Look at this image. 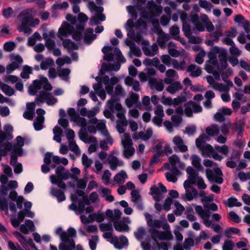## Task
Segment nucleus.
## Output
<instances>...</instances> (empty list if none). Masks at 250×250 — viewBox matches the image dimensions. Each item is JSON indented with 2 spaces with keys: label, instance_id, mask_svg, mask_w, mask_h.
<instances>
[{
  "label": "nucleus",
  "instance_id": "35",
  "mask_svg": "<svg viewBox=\"0 0 250 250\" xmlns=\"http://www.w3.org/2000/svg\"><path fill=\"white\" fill-rule=\"evenodd\" d=\"M172 237L173 236L170 231H161L159 239L163 240H170Z\"/></svg>",
  "mask_w": 250,
  "mask_h": 250
},
{
  "label": "nucleus",
  "instance_id": "27",
  "mask_svg": "<svg viewBox=\"0 0 250 250\" xmlns=\"http://www.w3.org/2000/svg\"><path fill=\"white\" fill-rule=\"evenodd\" d=\"M2 91L7 95L11 96L15 93L14 89L7 84L3 83L1 87Z\"/></svg>",
  "mask_w": 250,
  "mask_h": 250
},
{
  "label": "nucleus",
  "instance_id": "64",
  "mask_svg": "<svg viewBox=\"0 0 250 250\" xmlns=\"http://www.w3.org/2000/svg\"><path fill=\"white\" fill-rule=\"evenodd\" d=\"M169 162L171 166H176L177 164L180 163V159L177 155L173 154L169 158Z\"/></svg>",
  "mask_w": 250,
  "mask_h": 250
},
{
  "label": "nucleus",
  "instance_id": "29",
  "mask_svg": "<svg viewBox=\"0 0 250 250\" xmlns=\"http://www.w3.org/2000/svg\"><path fill=\"white\" fill-rule=\"evenodd\" d=\"M139 137H140V138L142 139L144 141H147L152 136V131L150 129H148L146 131V133L142 131L139 132Z\"/></svg>",
  "mask_w": 250,
  "mask_h": 250
},
{
  "label": "nucleus",
  "instance_id": "7",
  "mask_svg": "<svg viewBox=\"0 0 250 250\" xmlns=\"http://www.w3.org/2000/svg\"><path fill=\"white\" fill-rule=\"evenodd\" d=\"M43 77L40 80H34L33 82V85L29 87V92L30 95L34 96L37 94L38 90H40L43 85Z\"/></svg>",
  "mask_w": 250,
  "mask_h": 250
},
{
  "label": "nucleus",
  "instance_id": "56",
  "mask_svg": "<svg viewBox=\"0 0 250 250\" xmlns=\"http://www.w3.org/2000/svg\"><path fill=\"white\" fill-rule=\"evenodd\" d=\"M173 100V104L174 106L178 105L181 104L186 101L187 99L185 96H178L177 98H174Z\"/></svg>",
  "mask_w": 250,
  "mask_h": 250
},
{
  "label": "nucleus",
  "instance_id": "61",
  "mask_svg": "<svg viewBox=\"0 0 250 250\" xmlns=\"http://www.w3.org/2000/svg\"><path fill=\"white\" fill-rule=\"evenodd\" d=\"M215 148L218 151L222 153L225 155H227L229 152L228 146L226 145H223L221 146H215Z\"/></svg>",
  "mask_w": 250,
  "mask_h": 250
},
{
  "label": "nucleus",
  "instance_id": "3",
  "mask_svg": "<svg viewBox=\"0 0 250 250\" xmlns=\"http://www.w3.org/2000/svg\"><path fill=\"white\" fill-rule=\"evenodd\" d=\"M21 22V28L25 33L30 34L31 33L32 29L29 26L32 16L27 11H22L18 16Z\"/></svg>",
  "mask_w": 250,
  "mask_h": 250
},
{
  "label": "nucleus",
  "instance_id": "24",
  "mask_svg": "<svg viewBox=\"0 0 250 250\" xmlns=\"http://www.w3.org/2000/svg\"><path fill=\"white\" fill-rule=\"evenodd\" d=\"M43 37L45 40V45L48 49H52L55 46V42L54 40L48 38V35L44 33Z\"/></svg>",
  "mask_w": 250,
  "mask_h": 250
},
{
  "label": "nucleus",
  "instance_id": "39",
  "mask_svg": "<svg viewBox=\"0 0 250 250\" xmlns=\"http://www.w3.org/2000/svg\"><path fill=\"white\" fill-rule=\"evenodd\" d=\"M54 63V61L52 59L47 58L45 61H43L41 63V68L42 70H46L48 69L50 65H51Z\"/></svg>",
  "mask_w": 250,
  "mask_h": 250
},
{
  "label": "nucleus",
  "instance_id": "41",
  "mask_svg": "<svg viewBox=\"0 0 250 250\" xmlns=\"http://www.w3.org/2000/svg\"><path fill=\"white\" fill-rule=\"evenodd\" d=\"M124 148L125 149L124 150V156L125 158L128 159L134 155L135 150L134 148L132 146H130Z\"/></svg>",
  "mask_w": 250,
  "mask_h": 250
},
{
  "label": "nucleus",
  "instance_id": "9",
  "mask_svg": "<svg viewBox=\"0 0 250 250\" xmlns=\"http://www.w3.org/2000/svg\"><path fill=\"white\" fill-rule=\"evenodd\" d=\"M113 226L115 230L119 232H127L129 230L128 226L124 221L115 220L113 222Z\"/></svg>",
  "mask_w": 250,
  "mask_h": 250
},
{
  "label": "nucleus",
  "instance_id": "13",
  "mask_svg": "<svg viewBox=\"0 0 250 250\" xmlns=\"http://www.w3.org/2000/svg\"><path fill=\"white\" fill-rule=\"evenodd\" d=\"M219 58L222 70H225L227 67V53L225 50H221L219 54Z\"/></svg>",
  "mask_w": 250,
  "mask_h": 250
},
{
  "label": "nucleus",
  "instance_id": "42",
  "mask_svg": "<svg viewBox=\"0 0 250 250\" xmlns=\"http://www.w3.org/2000/svg\"><path fill=\"white\" fill-rule=\"evenodd\" d=\"M14 14L13 9L11 7H8L7 8H3L2 11V16L4 18L8 19L11 17Z\"/></svg>",
  "mask_w": 250,
  "mask_h": 250
},
{
  "label": "nucleus",
  "instance_id": "11",
  "mask_svg": "<svg viewBox=\"0 0 250 250\" xmlns=\"http://www.w3.org/2000/svg\"><path fill=\"white\" fill-rule=\"evenodd\" d=\"M173 142L177 146L180 151L185 152L188 150L187 146L183 144V141L180 136H175L173 139Z\"/></svg>",
  "mask_w": 250,
  "mask_h": 250
},
{
  "label": "nucleus",
  "instance_id": "43",
  "mask_svg": "<svg viewBox=\"0 0 250 250\" xmlns=\"http://www.w3.org/2000/svg\"><path fill=\"white\" fill-rule=\"evenodd\" d=\"M185 113L186 116L188 117H190L192 116L193 110L192 109V106L191 105L190 102H188L184 104Z\"/></svg>",
  "mask_w": 250,
  "mask_h": 250
},
{
  "label": "nucleus",
  "instance_id": "16",
  "mask_svg": "<svg viewBox=\"0 0 250 250\" xmlns=\"http://www.w3.org/2000/svg\"><path fill=\"white\" fill-rule=\"evenodd\" d=\"M186 170L187 173L188 174V179L195 183L197 178H198V173L190 166L188 167Z\"/></svg>",
  "mask_w": 250,
  "mask_h": 250
},
{
  "label": "nucleus",
  "instance_id": "30",
  "mask_svg": "<svg viewBox=\"0 0 250 250\" xmlns=\"http://www.w3.org/2000/svg\"><path fill=\"white\" fill-rule=\"evenodd\" d=\"M206 133L208 135L212 136L214 135H218L219 133V130L216 125L212 127H207L206 129Z\"/></svg>",
  "mask_w": 250,
  "mask_h": 250
},
{
  "label": "nucleus",
  "instance_id": "48",
  "mask_svg": "<svg viewBox=\"0 0 250 250\" xmlns=\"http://www.w3.org/2000/svg\"><path fill=\"white\" fill-rule=\"evenodd\" d=\"M172 65L173 66L177 69L184 70L185 62L183 60L179 62L177 60L174 59L172 61Z\"/></svg>",
  "mask_w": 250,
  "mask_h": 250
},
{
  "label": "nucleus",
  "instance_id": "12",
  "mask_svg": "<svg viewBox=\"0 0 250 250\" xmlns=\"http://www.w3.org/2000/svg\"><path fill=\"white\" fill-rule=\"evenodd\" d=\"M50 177L51 182L53 184L57 185L58 187L62 189L66 188V186L65 183L63 182V179H62V178L55 175H51Z\"/></svg>",
  "mask_w": 250,
  "mask_h": 250
},
{
  "label": "nucleus",
  "instance_id": "49",
  "mask_svg": "<svg viewBox=\"0 0 250 250\" xmlns=\"http://www.w3.org/2000/svg\"><path fill=\"white\" fill-rule=\"evenodd\" d=\"M160 231H159L155 229H150L149 230V232L151 234L152 239L156 243L157 242V239H159Z\"/></svg>",
  "mask_w": 250,
  "mask_h": 250
},
{
  "label": "nucleus",
  "instance_id": "46",
  "mask_svg": "<svg viewBox=\"0 0 250 250\" xmlns=\"http://www.w3.org/2000/svg\"><path fill=\"white\" fill-rule=\"evenodd\" d=\"M99 227L100 230L103 232L106 231H113V227L111 223L101 224Z\"/></svg>",
  "mask_w": 250,
  "mask_h": 250
},
{
  "label": "nucleus",
  "instance_id": "55",
  "mask_svg": "<svg viewBox=\"0 0 250 250\" xmlns=\"http://www.w3.org/2000/svg\"><path fill=\"white\" fill-rule=\"evenodd\" d=\"M223 35L222 31L220 29L215 30L210 34V36L214 38L213 41L215 42H218L219 41V38Z\"/></svg>",
  "mask_w": 250,
  "mask_h": 250
},
{
  "label": "nucleus",
  "instance_id": "38",
  "mask_svg": "<svg viewBox=\"0 0 250 250\" xmlns=\"http://www.w3.org/2000/svg\"><path fill=\"white\" fill-rule=\"evenodd\" d=\"M82 164L85 168L89 167L93 163L91 159L88 158L85 154H83L82 157Z\"/></svg>",
  "mask_w": 250,
  "mask_h": 250
},
{
  "label": "nucleus",
  "instance_id": "10",
  "mask_svg": "<svg viewBox=\"0 0 250 250\" xmlns=\"http://www.w3.org/2000/svg\"><path fill=\"white\" fill-rule=\"evenodd\" d=\"M51 193L53 196L57 198L59 202H62L66 199V197L64 192L57 188H52L51 189Z\"/></svg>",
  "mask_w": 250,
  "mask_h": 250
},
{
  "label": "nucleus",
  "instance_id": "47",
  "mask_svg": "<svg viewBox=\"0 0 250 250\" xmlns=\"http://www.w3.org/2000/svg\"><path fill=\"white\" fill-rule=\"evenodd\" d=\"M15 47V43L12 41L6 42L3 45V49L7 52L12 51Z\"/></svg>",
  "mask_w": 250,
  "mask_h": 250
},
{
  "label": "nucleus",
  "instance_id": "25",
  "mask_svg": "<svg viewBox=\"0 0 250 250\" xmlns=\"http://www.w3.org/2000/svg\"><path fill=\"white\" fill-rule=\"evenodd\" d=\"M32 73V68L28 65H24L23 70L21 73V77L22 79H27L29 78V74Z\"/></svg>",
  "mask_w": 250,
  "mask_h": 250
},
{
  "label": "nucleus",
  "instance_id": "19",
  "mask_svg": "<svg viewBox=\"0 0 250 250\" xmlns=\"http://www.w3.org/2000/svg\"><path fill=\"white\" fill-rule=\"evenodd\" d=\"M149 83L151 88H152V86H154L155 88L158 91H162L164 89V84L163 82H157L155 78L149 80Z\"/></svg>",
  "mask_w": 250,
  "mask_h": 250
},
{
  "label": "nucleus",
  "instance_id": "62",
  "mask_svg": "<svg viewBox=\"0 0 250 250\" xmlns=\"http://www.w3.org/2000/svg\"><path fill=\"white\" fill-rule=\"evenodd\" d=\"M0 210L7 212L8 210V202L6 199H0Z\"/></svg>",
  "mask_w": 250,
  "mask_h": 250
},
{
  "label": "nucleus",
  "instance_id": "6",
  "mask_svg": "<svg viewBox=\"0 0 250 250\" xmlns=\"http://www.w3.org/2000/svg\"><path fill=\"white\" fill-rule=\"evenodd\" d=\"M111 243L113 244L116 249H122L124 246L128 244V240L127 238L124 236L122 235L119 237V239L117 236H115L111 240Z\"/></svg>",
  "mask_w": 250,
  "mask_h": 250
},
{
  "label": "nucleus",
  "instance_id": "37",
  "mask_svg": "<svg viewBox=\"0 0 250 250\" xmlns=\"http://www.w3.org/2000/svg\"><path fill=\"white\" fill-rule=\"evenodd\" d=\"M94 217L95 220H96V221L99 223L103 222L105 218L104 214L102 213L100 211L97 213H94L92 214H89V217Z\"/></svg>",
  "mask_w": 250,
  "mask_h": 250
},
{
  "label": "nucleus",
  "instance_id": "40",
  "mask_svg": "<svg viewBox=\"0 0 250 250\" xmlns=\"http://www.w3.org/2000/svg\"><path fill=\"white\" fill-rule=\"evenodd\" d=\"M130 52L129 53V57H132L131 54H133L134 56L136 57H140L142 55V53L140 49L136 46V45L134 44L133 46H130Z\"/></svg>",
  "mask_w": 250,
  "mask_h": 250
},
{
  "label": "nucleus",
  "instance_id": "28",
  "mask_svg": "<svg viewBox=\"0 0 250 250\" xmlns=\"http://www.w3.org/2000/svg\"><path fill=\"white\" fill-rule=\"evenodd\" d=\"M195 209L196 212L202 218H205V217L209 218V213L204 210L201 206H195Z\"/></svg>",
  "mask_w": 250,
  "mask_h": 250
},
{
  "label": "nucleus",
  "instance_id": "26",
  "mask_svg": "<svg viewBox=\"0 0 250 250\" xmlns=\"http://www.w3.org/2000/svg\"><path fill=\"white\" fill-rule=\"evenodd\" d=\"M147 225L149 227L152 228L151 229H160L162 226V223L161 221L159 220H153L150 219L148 220Z\"/></svg>",
  "mask_w": 250,
  "mask_h": 250
},
{
  "label": "nucleus",
  "instance_id": "63",
  "mask_svg": "<svg viewBox=\"0 0 250 250\" xmlns=\"http://www.w3.org/2000/svg\"><path fill=\"white\" fill-rule=\"evenodd\" d=\"M190 102L193 109V112L194 113H199L202 111V107L199 104H197L192 101H190Z\"/></svg>",
  "mask_w": 250,
  "mask_h": 250
},
{
  "label": "nucleus",
  "instance_id": "57",
  "mask_svg": "<svg viewBox=\"0 0 250 250\" xmlns=\"http://www.w3.org/2000/svg\"><path fill=\"white\" fill-rule=\"evenodd\" d=\"M192 165L196 168L201 166V159L197 155H193L191 157Z\"/></svg>",
  "mask_w": 250,
  "mask_h": 250
},
{
  "label": "nucleus",
  "instance_id": "8",
  "mask_svg": "<svg viewBox=\"0 0 250 250\" xmlns=\"http://www.w3.org/2000/svg\"><path fill=\"white\" fill-rule=\"evenodd\" d=\"M96 35L93 34V29L87 28L84 33V42L87 44H90L92 41L96 38Z\"/></svg>",
  "mask_w": 250,
  "mask_h": 250
},
{
  "label": "nucleus",
  "instance_id": "45",
  "mask_svg": "<svg viewBox=\"0 0 250 250\" xmlns=\"http://www.w3.org/2000/svg\"><path fill=\"white\" fill-rule=\"evenodd\" d=\"M70 73V70L69 68H63L58 71V75L62 77L64 80H67Z\"/></svg>",
  "mask_w": 250,
  "mask_h": 250
},
{
  "label": "nucleus",
  "instance_id": "22",
  "mask_svg": "<svg viewBox=\"0 0 250 250\" xmlns=\"http://www.w3.org/2000/svg\"><path fill=\"white\" fill-rule=\"evenodd\" d=\"M125 111L124 110L119 111L117 113L116 116L120 119L118 122V123L124 126H127L128 123L125 117Z\"/></svg>",
  "mask_w": 250,
  "mask_h": 250
},
{
  "label": "nucleus",
  "instance_id": "44",
  "mask_svg": "<svg viewBox=\"0 0 250 250\" xmlns=\"http://www.w3.org/2000/svg\"><path fill=\"white\" fill-rule=\"evenodd\" d=\"M19 67V64L16 62H12L6 66V73L10 74Z\"/></svg>",
  "mask_w": 250,
  "mask_h": 250
},
{
  "label": "nucleus",
  "instance_id": "60",
  "mask_svg": "<svg viewBox=\"0 0 250 250\" xmlns=\"http://www.w3.org/2000/svg\"><path fill=\"white\" fill-rule=\"evenodd\" d=\"M42 82H43L42 87L45 90L49 91L52 90V86L49 83L48 79L46 77H43V80Z\"/></svg>",
  "mask_w": 250,
  "mask_h": 250
},
{
  "label": "nucleus",
  "instance_id": "23",
  "mask_svg": "<svg viewBox=\"0 0 250 250\" xmlns=\"http://www.w3.org/2000/svg\"><path fill=\"white\" fill-rule=\"evenodd\" d=\"M12 138V134L6 133L3 131L0 130V147H2L3 143L5 140H9Z\"/></svg>",
  "mask_w": 250,
  "mask_h": 250
},
{
  "label": "nucleus",
  "instance_id": "2",
  "mask_svg": "<svg viewBox=\"0 0 250 250\" xmlns=\"http://www.w3.org/2000/svg\"><path fill=\"white\" fill-rule=\"evenodd\" d=\"M208 137L205 134H201L195 141L196 146L201 150L202 152L206 153L208 155H210L213 151V147L209 144L204 145V143L208 139Z\"/></svg>",
  "mask_w": 250,
  "mask_h": 250
},
{
  "label": "nucleus",
  "instance_id": "17",
  "mask_svg": "<svg viewBox=\"0 0 250 250\" xmlns=\"http://www.w3.org/2000/svg\"><path fill=\"white\" fill-rule=\"evenodd\" d=\"M182 86L179 82L176 81L169 85L167 90L171 94H174L177 91L180 90Z\"/></svg>",
  "mask_w": 250,
  "mask_h": 250
},
{
  "label": "nucleus",
  "instance_id": "32",
  "mask_svg": "<svg viewBox=\"0 0 250 250\" xmlns=\"http://www.w3.org/2000/svg\"><path fill=\"white\" fill-rule=\"evenodd\" d=\"M182 30L184 33V35L186 37H189L192 32L191 29V26L187 22H184L182 25Z\"/></svg>",
  "mask_w": 250,
  "mask_h": 250
},
{
  "label": "nucleus",
  "instance_id": "58",
  "mask_svg": "<svg viewBox=\"0 0 250 250\" xmlns=\"http://www.w3.org/2000/svg\"><path fill=\"white\" fill-rule=\"evenodd\" d=\"M172 203V200L171 198L169 197H167L165 199L164 203L163 205V209L166 211H168L170 209V206Z\"/></svg>",
  "mask_w": 250,
  "mask_h": 250
},
{
  "label": "nucleus",
  "instance_id": "59",
  "mask_svg": "<svg viewBox=\"0 0 250 250\" xmlns=\"http://www.w3.org/2000/svg\"><path fill=\"white\" fill-rule=\"evenodd\" d=\"M234 243L231 240H226L223 245V250H232Z\"/></svg>",
  "mask_w": 250,
  "mask_h": 250
},
{
  "label": "nucleus",
  "instance_id": "21",
  "mask_svg": "<svg viewBox=\"0 0 250 250\" xmlns=\"http://www.w3.org/2000/svg\"><path fill=\"white\" fill-rule=\"evenodd\" d=\"M51 93L45 91H40L39 95L36 98V100L42 103L45 100L49 99Z\"/></svg>",
  "mask_w": 250,
  "mask_h": 250
},
{
  "label": "nucleus",
  "instance_id": "54",
  "mask_svg": "<svg viewBox=\"0 0 250 250\" xmlns=\"http://www.w3.org/2000/svg\"><path fill=\"white\" fill-rule=\"evenodd\" d=\"M194 245V241L191 238L185 239L184 243V248L186 250H189L190 247Z\"/></svg>",
  "mask_w": 250,
  "mask_h": 250
},
{
  "label": "nucleus",
  "instance_id": "33",
  "mask_svg": "<svg viewBox=\"0 0 250 250\" xmlns=\"http://www.w3.org/2000/svg\"><path fill=\"white\" fill-rule=\"evenodd\" d=\"M67 113L70 116L71 121L75 122L77 121L79 115L76 112L75 108H69L67 110Z\"/></svg>",
  "mask_w": 250,
  "mask_h": 250
},
{
  "label": "nucleus",
  "instance_id": "36",
  "mask_svg": "<svg viewBox=\"0 0 250 250\" xmlns=\"http://www.w3.org/2000/svg\"><path fill=\"white\" fill-rule=\"evenodd\" d=\"M63 24H65V25L63 27L60 28L58 32V36L61 40H62L61 36H65L66 35V31L68 30L70 27V25L67 22H64Z\"/></svg>",
  "mask_w": 250,
  "mask_h": 250
},
{
  "label": "nucleus",
  "instance_id": "5",
  "mask_svg": "<svg viewBox=\"0 0 250 250\" xmlns=\"http://www.w3.org/2000/svg\"><path fill=\"white\" fill-rule=\"evenodd\" d=\"M56 176L63 179L66 180L70 177H71L73 179L77 180V176L74 175H72L69 171L68 170H65L64 167L62 166H59L56 169Z\"/></svg>",
  "mask_w": 250,
  "mask_h": 250
},
{
  "label": "nucleus",
  "instance_id": "18",
  "mask_svg": "<svg viewBox=\"0 0 250 250\" xmlns=\"http://www.w3.org/2000/svg\"><path fill=\"white\" fill-rule=\"evenodd\" d=\"M196 65L195 64H190L187 68V71L190 72V76L193 77H198L201 75L202 71L201 69L198 67L195 70Z\"/></svg>",
  "mask_w": 250,
  "mask_h": 250
},
{
  "label": "nucleus",
  "instance_id": "1",
  "mask_svg": "<svg viewBox=\"0 0 250 250\" xmlns=\"http://www.w3.org/2000/svg\"><path fill=\"white\" fill-rule=\"evenodd\" d=\"M67 231L68 233L63 231L61 235L62 242L59 246L60 250H74L75 249V242L72 238L76 237V230L70 227Z\"/></svg>",
  "mask_w": 250,
  "mask_h": 250
},
{
  "label": "nucleus",
  "instance_id": "52",
  "mask_svg": "<svg viewBox=\"0 0 250 250\" xmlns=\"http://www.w3.org/2000/svg\"><path fill=\"white\" fill-rule=\"evenodd\" d=\"M134 234L138 240L141 239L145 235V229L142 227H140L134 232Z\"/></svg>",
  "mask_w": 250,
  "mask_h": 250
},
{
  "label": "nucleus",
  "instance_id": "50",
  "mask_svg": "<svg viewBox=\"0 0 250 250\" xmlns=\"http://www.w3.org/2000/svg\"><path fill=\"white\" fill-rule=\"evenodd\" d=\"M162 154L160 152H154L149 162V165L152 166L157 164L160 161V157Z\"/></svg>",
  "mask_w": 250,
  "mask_h": 250
},
{
  "label": "nucleus",
  "instance_id": "53",
  "mask_svg": "<svg viewBox=\"0 0 250 250\" xmlns=\"http://www.w3.org/2000/svg\"><path fill=\"white\" fill-rule=\"evenodd\" d=\"M188 39L189 42L193 44H200L202 42V39L199 37H195L191 34L189 37H187Z\"/></svg>",
  "mask_w": 250,
  "mask_h": 250
},
{
  "label": "nucleus",
  "instance_id": "34",
  "mask_svg": "<svg viewBox=\"0 0 250 250\" xmlns=\"http://www.w3.org/2000/svg\"><path fill=\"white\" fill-rule=\"evenodd\" d=\"M127 178V175L125 171L122 170L114 177V180L116 182H120Z\"/></svg>",
  "mask_w": 250,
  "mask_h": 250
},
{
  "label": "nucleus",
  "instance_id": "14",
  "mask_svg": "<svg viewBox=\"0 0 250 250\" xmlns=\"http://www.w3.org/2000/svg\"><path fill=\"white\" fill-rule=\"evenodd\" d=\"M108 163L110 165V168L113 171L115 170L118 166H122L124 164L122 161H119L118 158L114 156H111Z\"/></svg>",
  "mask_w": 250,
  "mask_h": 250
},
{
  "label": "nucleus",
  "instance_id": "15",
  "mask_svg": "<svg viewBox=\"0 0 250 250\" xmlns=\"http://www.w3.org/2000/svg\"><path fill=\"white\" fill-rule=\"evenodd\" d=\"M62 45L64 48H67L69 52H71V49L78 50L79 49L78 46L70 39L63 40L62 42Z\"/></svg>",
  "mask_w": 250,
  "mask_h": 250
},
{
  "label": "nucleus",
  "instance_id": "20",
  "mask_svg": "<svg viewBox=\"0 0 250 250\" xmlns=\"http://www.w3.org/2000/svg\"><path fill=\"white\" fill-rule=\"evenodd\" d=\"M44 121V117L37 116L36 121L33 123L35 129L37 131L41 130L43 128V124Z\"/></svg>",
  "mask_w": 250,
  "mask_h": 250
},
{
  "label": "nucleus",
  "instance_id": "31",
  "mask_svg": "<svg viewBox=\"0 0 250 250\" xmlns=\"http://www.w3.org/2000/svg\"><path fill=\"white\" fill-rule=\"evenodd\" d=\"M174 206L176 208L173 211L174 213L177 216L181 215L185 210L184 207L178 201L174 202Z\"/></svg>",
  "mask_w": 250,
  "mask_h": 250
},
{
  "label": "nucleus",
  "instance_id": "51",
  "mask_svg": "<svg viewBox=\"0 0 250 250\" xmlns=\"http://www.w3.org/2000/svg\"><path fill=\"white\" fill-rule=\"evenodd\" d=\"M92 239L89 240V245L91 250H95L97 247V242L98 240V236L93 235L92 236Z\"/></svg>",
  "mask_w": 250,
  "mask_h": 250
},
{
  "label": "nucleus",
  "instance_id": "4",
  "mask_svg": "<svg viewBox=\"0 0 250 250\" xmlns=\"http://www.w3.org/2000/svg\"><path fill=\"white\" fill-rule=\"evenodd\" d=\"M214 172L210 169L206 170L207 178L209 181H214L217 184H221L223 182V179L221 177L223 175L221 169L217 167L214 169Z\"/></svg>",
  "mask_w": 250,
  "mask_h": 250
}]
</instances>
